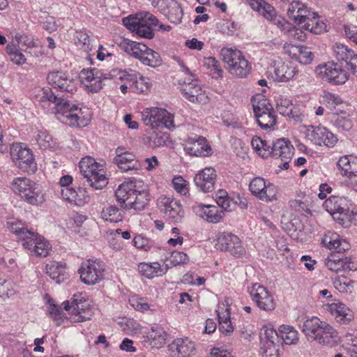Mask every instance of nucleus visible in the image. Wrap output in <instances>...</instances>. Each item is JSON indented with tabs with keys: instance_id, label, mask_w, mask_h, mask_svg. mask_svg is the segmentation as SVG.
Wrapping results in <instances>:
<instances>
[{
	"instance_id": "obj_36",
	"label": "nucleus",
	"mask_w": 357,
	"mask_h": 357,
	"mask_svg": "<svg viewBox=\"0 0 357 357\" xmlns=\"http://www.w3.org/2000/svg\"><path fill=\"white\" fill-rule=\"evenodd\" d=\"M330 312L335 321L341 325H347L354 319L353 312L342 303H333L328 305Z\"/></svg>"
},
{
	"instance_id": "obj_45",
	"label": "nucleus",
	"mask_w": 357,
	"mask_h": 357,
	"mask_svg": "<svg viewBox=\"0 0 357 357\" xmlns=\"http://www.w3.org/2000/svg\"><path fill=\"white\" fill-rule=\"evenodd\" d=\"M332 122L336 128L342 130L348 131L353 127V121L350 116L343 111H341L340 113L333 114Z\"/></svg>"
},
{
	"instance_id": "obj_2",
	"label": "nucleus",
	"mask_w": 357,
	"mask_h": 357,
	"mask_svg": "<svg viewBox=\"0 0 357 357\" xmlns=\"http://www.w3.org/2000/svg\"><path fill=\"white\" fill-rule=\"evenodd\" d=\"M116 201L126 210H144L150 202L148 186L142 181H130L121 183L115 192Z\"/></svg>"
},
{
	"instance_id": "obj_53",
	"label": "nucleus",
	"mask_w": 357,
	"mask_h": 357,
	"mask_svg": "<svg viewBox=\"0 0 357 357\" xmlns=\"http://www.w3.org/2000/svg\"><path fill=\"white\" fill-rule=\"evenodd\" d=\"M296 50L294 56L299 63L308 64L312 61L314 55L309 47L302 45L297 46Z\"/></svg>"
},
{
	"instance_id": "obj_15",
	"label": "nucleus",
	"mask_w": 357,
	"mask_h": 357,
	"mask_svg": "<svg viewBox=\"0 0 357 357\" xmlns=\"http://www.w3.org/2000/svg\"><path fill=\"white\" fill-rule=\"evenodd\" d=\"M347 68L338 63H328L319 65L316 68L317 75L328 82L335 84H344L348 79Z\"/></svg>"
},
{
	"instance_id": "obj_49",
	"label": "nucleus",
	"mask_w": 357,
	"mask_h": 357,
	"mask_svg": "<svg viewBox=\"0 0 357 357\" xmlns=\"http://www.w3.org/2000/svg\"><path fill=\"white\" fill-rule=\"evenodd\" d=\"M29 254L37 257H46L50 250L51 246L44 237L40 236L36 244L31 246Z\"/></svg>"
},
{
	"instance_id": "obj_30",
	"label": "nucleus",
	"mask_w": 357,
	"mask_h": 357,
	"mask_svg": "<svg viewBox=\"0 0 357 357\" xmlns=\"http://www.w3.org/2000/svg\"><path fill=\"white\" fill-rule=\"evenodd\" d=\"M185 150L189 154L195 156L206 157L213 154L211 146L202 136L189 137Z\"/></svg>"
},
{
	"instance_id": "obj_50",
	"label": "nucleus",
	"mask_w": 357,
	"mask_h": 357,
	"mask_svg": "<svg viewBox=\"0 0 357 357\" xmlns=\"http://www.w3.org/2000/svg\"><path fill=\"white\" fill-rule=\"evenodd\" d=\"M102 218L110 222H119L123 218V211L116 206H109L103 208L102 211Z\"/></svg>"
},
{
	"instance_id": "obj_35",
	"label": "nucleus",
	"mask_w": 357,
	"mask_h": 357,
	"mask_svg": "<svg viewBox=\"0 0 357 357\" xmlns=\"http://www.w3.org/2000/svg\"><path fill=\"white\" fill-rule=\"evenodd\" d=\"M157 6L161 8L169 20L174 24H179L183 12L180 4L174 0H157Z\"/></svg>"
},
{
	"instance_id": "obj_42",
	"label": "nucleus",
	"mask_w": 357,
	"mask_h": 357,
	"mask_svg": "<svg viewBox=\"0 0 357 357\" xmlns=\"http://www.w3.org/2000/svg\"><path fill=\"white\" fill-rule=\"evenodd\" d=\"M337 166L344 172L345 176H357V157L344 155L341 157Z\"/></svg>"
},
{
	"instance_id": "obj_44",
	"label": "nucleus",
	"mask_w": 357,
	"mask_h": 357,
	"mask_svg": "<svg viewBox=\"0 0 357 357\" xmlns=\"http://www.w3.org/2000/svg\"><path fill=\"white\" fill-rule=\"evenodd\" d=\"M279 336L286 344H296L298 341V333L289 325H282L278 328Z\"/></svg>"
},
{
	"instance_id": "obj_19",
	"label": "nucleus",
	"mask_w": 357,
	"mask_h": 357,
	"mask_svg": "<svg viewBox=\"0 0 357 357\" xmlns=\"http://www.w3.org/2000/svg\"><path fill=\"white\" fill-rule=\"evenodd\" d=\"M250 5L253 10L259 12L268 20L275 21V24L282 30L293 31L295 33H298V31H299L298 29H296L295 27H292L291 24L285 20L276 19L277 16L275 8L264 0H250ZM300 33H301V31Z\"/></svg>"
},
{
	"instance_id": "obj_24",
	"label": "nucleus",
	"mask_w": 357,
	"mask_h": 357,
	"mask_svg": "<svg viewBox=\"0 0 357 357\" xmlns=\"http://www.w3.org/2000/svg\"><path fill=\"white\" fill-rule=\"evenodd\" d=\"M249 190L252 195L262 201L271 202L276 199L275 186L270 182L266 183L265 179L261 177H255L251 180Z\"/></svg>"
},
{
	"instance_id": "obj_38",
	"label": "nucleus",
	"mask_w": 357,
	"mask_h": 357,
	"mask_svg": "<svg viewBox=\"0 0 357 357\" xmlns=\"http://www.w3.org/2000/svg\"><path fill=\"white\" fill-rule=\"evenodd\" d=\"M144 337L149 347L158 349L165 344L167 333L161 327H153Z\"/></svg>"
},
{
	"instance_id": "obj_54",
	"label": "nucleus",
	"mask_w": 357,
	"mask_h": 357,
	"mask_svg": "<svg viewBox=\"0 0 357 357\" xmlns=\"http://www.w3.org/2000/svg\"><path fill=\"white\" fill-rule=\"evenodd\" d=\"M276 108L282 116H291L294 106L289 98L280 96L276 100Z\"/></svg>"
},
{
	"instance_id": "obj_11",
	"label": "nucleus",
	"mask_w": 357,
	"mask_h": 357,
	"mask_svg": "<svg viewBox=\"0 0 357 357\" xmlns=\"http://www.w3.org/2000/svg\"><path fill=\"white\" fill-rule=\"evenodd\" d=\"M142 120L146 126L152 128L165 127L174 128V115L165 109L151 107L145 109L142 113Z\"/></svg>"
},
{
	"instance_id": "obj_9",
	"label": "nucleus",
	"mask_w": 357,
	"mask_h": 357,
	"mask_svg": "<svg viewBox=\"0 0 357 357\" xmlns=\"http://www.w3.org/2000/svg\"><path fill=\"white\" fill-rule=\"evenodd\" d=\"M252 105L254 115L261 129L273 128L277 123V116L269 101L261 95L252 98Z\"/></svg>"
},
{
	"instance_id": "obj_22",
	"label": "nucleus",
	"mask_w": 357,
	"mask_h": 357,
	"mask_svg": "<svg viewBox=\"0 0 357 357\" xmlns=\"http://www.w3.org/2000/svg\"><path fill=\"white\" fill-rule=\"evenodd\" d=\"M333 56L337 63L344 66L347 70L357 77V54L347 46L336 43L333 47Z\"/></svg>"
},
{
	"instance_id": "obj_56",
	"label": "nucleus",
	"mask_w": 357,
	"mask_h": 357,
	"mask_svg": "<svg viewBox=\"0 0 357 357\" xmlns=\"http://www.w3.org/2000/svg\"><path fill=\"white\" fill-rule=\"evenodd\" d=\"M75 43L77 47L84 52H89L92 50L91 40L85 31H76Z\"/></svg>"
},
{
	"instance_id": "obj_5",
	"label": "nucleus",
	"mask_w": 357,
	"mask_h": 357,
	"mask_svg": "<svg viewBox=\"0 0 357 357\" xmlns=\"http://www.w3.org/2000/svg\"><path fill=\"white\" fill-rule=\"evenodd\" d=\"M158 19L151 13H140L123 19V25L141 38L152 39L154 37L153 28L158 25Z\"/></svg>"
},
{
	"instance_id": "obj_17",
	"label": "nucleus",
	"mask_w": 357,
	"mask_h": 357,
	"mask_svg": "<svg viewBox=\"0 0 357 357\" xmlns=\"http://www.w3.org/2000/svg\"><path fill=\"white\" fill-rule=\"evenodd\" d=\"M323 206L342 225L350 217L349 202L346 198L331 196L325 200Z\"/></svg>"
},
{
	"instance_id": "obj_29",
	"label": "nucleus",
	"mask_w": 357,
	"mask_h": 357,
	"mask_svg": "<svg viewBox=\"0 0 357 357\" xmlns=\"http://www.w3.org/2000/svg\"><path fill=\"white\" fill-rule=\"evenodd\" d=\"M216 178L215 169L209 167L198 172L194 178V181L199 190L206 193L214 190Z\"/></svg>"
},
{
	"instance_id": "obj_1",
	"label": "nucleus",
	"mask_w": 357,
	"mask_h": 357,
	"mask_svg": "<svg viewBox=\"0 0 357 357\" xmlns=\"http://www.w3.org/2000/svg\"><path fill=\"white\" fill-rule=\"evenodd\" d=\"M39 104L47 113L54 114L58 120L70 126H85L88 119L81 116V109L70 101L58 98L50 88L38 93Z\"/></svg>"
},
{
	"instance_id": "obj_51",
	"label": "nucleus",
	"mask_w": 357,
	"mask_h": 357,
	"mask_svg": "<svg viewBox=\"0 0 357 357\" xmlns=\"http://www.w3.org/2000/svg\"><path fill=\"white\" fill-rule=\"evenodd\" d=\"M335 288L342 293H351L354 289L355 282L345 276H340L333 281Z\"/></svg>"
},
{
	"instance_id": "obj_63",
	"label": "nucleus",
	"mask_w": 357,
	"mask_h": 357,
	"mask_svg": "<svg viewBox=\"0 0 357 357\" xmlns=\"http://www.w3.org/2000/svg\"><path fill=\"white\" fill-rule=\"evenodd\" d=\"M316 12L313 11L310 8L305 6L303 10L300 11L298 18L296 22L298 24L303 25L304 23L310 20H316Z\"/></svg>"
},
{
	"instance_id": "obj_10",
	"label": "nucleus",
	"mask_w": 357,
	"mask_h": 357,
	"mask_svg": "<svg viewBox=\"0 0 357 357\" xmlns=\"http://www.w3.org/2000/svg\"><path fill=\"white\" fill-rule=\"evenodd\" d=\"M10 154L15 165L21 171L35 173L37 164L33 151L22 143H15L10 147Z\"/></svg>"
},
{
	"instance_id": "obj_52",
	"label": "nucleus",
	"mask_w": 357,
	"mask_h": 357,
	"mask_svg": "<svg viewBox=\"0 0 357 357\" xmlns=\"http://www.w3.org/2000/svg\"><path fill=\"white\" fill-rule=\"evenodd\" d=\"M316 20H310L302 25V28L314 34H320L326 31V26L316 13Z\"/></svg>"
},
{
	"instance_id": "obj_57",
	"label": "nucleus",
	"mask_w": 357,
	"mask_h": 357,
	"mask_svg": "<svg viewBox=\"0 0 357 357\" xmlns=\"http://www.w3.org/2000/svg\"><path fill=\"white\" fill-rule=\"evenodd\" d=\"M36 140L40 149L44 150L52 148L53 144H54L52 137L45 130H39L36 136Z\"/></svg>"
},
{
	"instance_id": "obj_3",
	"label": "nucleus",
	"mask_w": 357,
	"mask_h": 357,
	"mask_svg": "<svg viewBox=\"0 0 357 357\" xmlns=\"http://www.w3.org/2000/svg\"><path fill=\"white\" fill-rule=\"evenodd\" d=\"M302 331L308 340L316 341L319 344L332 346L338 340V333L328 323L313 317L305 320Z\"/></svg>"
},
{
	"instance_id": "obj_64",
	"label": "nucleus",
	"mask_w": 357,
	"mask_h": 357,
	"mask_svg": "<svg viewBox=\"0 0 357 357\" xmlns=\"http://www.w3.org/2000/svg\"><path fill=\"white\" fill-rule=\"evenodd\" d=\"M278 345L273 341H266L263 348V357H280Z\"/></svg>"
},
{
	"instance_id": "obj_16",
	"label": "nucleus",
	"mask_w": 357,
	"mask_h": 357,
	"mask_svg": "<svg viewBox=\"0 0 357 357\" xmlns=\"http://www.w3.org/2000/svg\"><path fill=\"white\" fill-rule=\"evenodd\" d=\"M184 69L185 74L189 75V77L184 81L181 89L183 97L194 103H206L208 97L200 86L199 82L194 78L195 75L192 74L189 68L185 67Z\"/></svg>"
},
{
	"instance_id": "obj_61",
	"label": "nucleus",
	"mask_w": 357,
	"mask_h": 357,
	"mask_svg": "<svg viewBox=\"0 0 357 357\" xmlns=\"http://www.w3.org/2000/svg\"><path fill=\"white\" fill-rule=\"evenodd\" d=\"M132 243L135 247L145 251L150 250L153 247V242L142 234L135 236Z\"/></svg>"
},
{
	"instance_id": "obj_8",
	"label": "nucleus",
	"mask_w": 357,
	"mask_h": 357,
	"mask_svg": "<svg viewBox=\"0 0 357 357\" xmlns=\"http://www.w3.org/2000/svg\"><path fill=\"white\" fill-rule=\"evenodd\" d=\"M79 169L92 188L102 189L107 185V178L102 166L92 157L83 158L79 162Z\"/></svg>"
},
{
	"instance_id": "obj_26",
	"label": "nucleus",
	"mask_w": 357,
	"mask_h": 357,
	"mask_svg": "<svg viewBox=\"0 0 357 357\" xmlns=\"http://www.w3.org/2000/svg\"><path fill=\"white\" fill-rule=\"evenodd\" d=\"M307 136L314 144L328 147H333L337 142V137L322 126H310L307 129Z\"/></svg>"
},
{
	"instance_id": "obj_58",
	"label": "nucleus",
	"mask_w": 357,
	"mask_h": 357,
	"mask_svg": "<svg viewBox=\"0 0 357 357\" xmlns=\"http://www.w3.org/2000/svg\"><path fill=\"white\" fill-rule=\"evenodd\" d=\"M16 293V286L10 280L0 279V297L6 298Z\"/></svg>"
},
{
	"instance_id": "obj_43",
	"label": "nucleus",
	"mask_w": 357,
	"mask_h": 357,
	"mask_svg": "<svg viewBox=\"0 0 357 357\" xmlns=\"http://www.w3.org/2000/svg\"><path fill=\"white\" fill-rule=\"evenodd\" d=\"M114 163L123 172H128L132 169H138L140 165L133 153L126 154L121 158H114Z\"/></svg>"
},
{
	"instance_id": "obj_14",
	"label": "nucleus",
	"mask_w": 357,
	"mask_h": 357,
	"mask_svg": "<svg viewBox=\"0 0 357 357\" xmlns=\"http://www.w3.org/2000/svg\"><path fill=\"white\" fill-rule=\"evenodd\" d=\"M105 264L100 260L89 259L83 262L78 270L81 281L87 285H94L104 279Z\"/></svg>"
},
{
	"instance_id": "obj_13",
	"label": "nucleus",
	"mask_w": 357,
	"mask_h": 357,
	"mask_svg": "<svg viewBox=\"0 0 357 357\" xmlns=\"http://www.w3.org/2000/svg\"><path fill=\"white\" fill-rule=\"evenodd\" d=\"M112 76L116 81H126L130 90L137 93H146L150 89L149 79L132 70L113 69Z\"/></svg>"
},
{
	"instance_id": "obj_32",
	"label": "nucleus",
	"mask_w": 357,
	"mask_h": 357,
	"mask_svg": "<svg viewBox=\"0 0 357 357\" xmlns=\"http://www.w3.org/2000/svg\"><path fill=\"white\" fill-rule=\"evenodd\" d=\"M168 348L172 357H190L196 349L195 342L188 337L174 340Z\"/></svg>"
},
{
	"instance_id": "obj_39",
	"label": "nucleus",
	"mask_w": 357,
	"mask_h": 357,
	"mask_svg": "<svg viewBox=\"0 0 357 357\" xmlns=\"http://www.w3.org/2000/svg\"><path fill=\"white\" fill-rule=\"evenodd\" d=\"M61 195L63 199L77 206L84 205L88 199L86 192L82 188H78L77 190L72 188H62Z\"/></svg>"
},
{
	"instance_id": "obj_62",
	"label": "nucleus",
	"mask_w": 357,
	"mask_h": 357,
	"mask_svg": "<svg viewBox=\"0 0 357 357\" xmlns=\"http://www.w3.org/2000/svg\"><path fill=\"white\" fill-rule=\"evenodd\" d=\"M169 135L165 132H156L149 137L150 144L152 148L163 146L166 144Z\"/></svg>"
},
{
	"instance_id": "obj_27",
	"label": "nucleus",
	"mask_w": 357,
	"mask_h": 357,
	"mask_svg": "<svg viewBox=\"0 0 357 357\" xmlns=\"http://www.w3.org/2000/svg\"><path fill=\"white\" fill-rule=\"evenodd\" d=\"M47 80L54 89L61 92L71 93L76 89L75 79L62 71L50 72Z\"/></svg>"
},
{
	"instance_id": "obj_28",
	"label": "nucleus",
	"mask_w": 357,
	"mask_h": 357,
	"mask_svg": "<svg viewBox=\"0 0 357 357\" xmlns=\"http://www.w3.org/2000/svg\"><path fill=\"white\" fill-rule=\"evenodd\" d=\"M231 301V299L230 298H226L224 301L218 304L216 309L219 321V330L225 335H229L234 331L230 317L229 305Z\"/></svg>"
},
{
	"instance_id": "obj_60",
	"label": "nucleus",
	"mask_w": 357,
	"mask_h": 357,
	"mask_svg": "<svg viewBox=\"0 0 357 357\" xmlns=\"http://www.w3.org/2000/svg\"><path fill=\"white\" fill-rule=\"evenodd\" d=\"M174 189L180 195L186 196L189 194V183L181 176H174L172 179Z\"/></svg>"
},
{
	"instance_id": "obj_6",
	"label": "nucleus",
	"mask_w": 357,
	"mask_h": 357,
	"mask_svg": "<svg viewBox=\"0 0 357 357\" xmlns=\"http://www.w3.org/2000/svg\"><path fill=\"white\" fill-rule=\"evenodd\" d=\"M120 46L126 52L138 59L144 65L156 68L162 64L160 54L144 44L124 39Z\"/></svg>"
},
{
	"instance_id": "obj_46",
	"label": "nucleus",
	"mask_w": 357,
	"mask_h": 357,
	"mask_svg": "<svg viewBox=\"0 0 357 357\" xmlns=\"http://www.w3.org/2000/svg\"><path fill=\"white\" fill-rule=\"evenodd\" d=\"M284 6L287 7V14L288 17L296 22L298 18L300 11L306 6L304 3L298 0H281Z\"/></svg>"
},
{
	"instance_id": "obj_33",
	"label": "nucleus",
	"mask_w": 357,
	"mask_h": 357,
	"mask_svg": "<svg viewBox=\"0 0 357 357\" xmlns=\"http://www.w3.org/2000/svg\"><path fill=\"white\" fill-rule=\"evenodd\" d=\"M192 208L197 215L211 223L220 222L225 215L223 210L213 205L197 204Z\"/></svg>"
},
{
	"instance_id": "obj_4",
	"label": "nucleus",
	"mask_w": 357,
	"mask_h": 357,
	"mask_svg": "<svg viewBox=\"0 0 357 357\" xmlns=\"http://www.w3.org/2000/svg\"><path fill=\"white\" fill-rule=\"evenodd\" d=\"M13 191L29 204L38 206L45 199L40 185L26 177L15 178L11 183Z\"/></svg>"
},
{
	"instance_id": "obj_31",
	"label": "nucleus",
	"mask_w": 357,
	"mask_h": 357,
	"mask_svg": "<svg viewBox=\"0 0 357 357\" xmlns=\"http://www.w3.org/2000/svg\"><path fill=\"white\" fill-rule=\"evenodd\" d=\"M298 74V69L292 63L276 61L273 65V77L275 81L287 82L293 79Z\"/></svg>"
},
{
	"instance_id": "obj_20",
	"label": "nucleus",
	"mask_w": 357,
	"mask_h": 357,
	"mask_svg": "<svg viewBox=\"0 0 357 357\" xmlns=\"http://www.w3.org/2000/svg\"><path fill=\"white\" fill-rule=\"evenodd\" d=\"M216 241L217 249L229 252L234 257H240L245 252L241 239L235 234L229 232H221L218 234Z\"/></svg>"
},
{
	"instance_id": "obj_41",
	"label": "nucleus",
	"mask_w": 357,
	"mask_h": 357,
	"mask_svg": "<svg viewBox=\"0 0 357 357\" xmlns=\"http://www.w3.org/2000/svg\"><path fill=\"white\" fill-rule=\"evenodd\" d=\"M167 267L162 268L158 262H142L138 265L139 271L147 278L162 276L167 273Z\"/></svg>"
},
{
	"instance_id": "obj_7",
	"label": "nucleus",
	"mask_w": 357,
	"mask_h": 357,
	"mask_svg": "<svg viewBox=\"0 0 357 357\" xmlns=\"http://www.w3.org/2000/svg\"><path fill=\"white\" fill-rule=\"evenodd\" d=\"M220 55L232 75L243 78L250 73L251 66L240 50L224 47L220 51Z\"/></svg>"
},
{
	"instance_id": "obj_18",
	"label": "nucleus",
	"mask_w": 357,
	"mask_h": 357,
	"mask_svg": "<svg viewBox=\"0 0 357 357\" xmlns=\"http://www.w3.org/2000/svg\"><path fill=\"white\" fill-rule=\"evenodd\" d=\"M7 225L10 232L16 236L17 241L28 251L32 249L31 246L36 244L40 236L38 233L29 229L21 221H9Z\"/></svg>"
},
{
	"instance_id": "obj_21",
	"label": "nucleus",
	"mask_w": 357,
	"mask_h": 357,
	"mask_svg": "<svg viewBox=\"0 0 357 357\" xmlns=\"http://www.w3.org/2000/svg\"><path fill=\"white\" fill-rule=\"evenodd\" d=\"M113 69L107 73H104L97 68L83 69L79 74L81 82L91 92H98L102 89L103 79H113L112 76Z\"/></svg>"
},
{
	"instance_id": "obj_12",
	"label": "nucleus",
	"mask_w": 357,
	"mask_h": 357,
	"mask_svg": "<svg viewBox=\"0 0 357 357\" xmlns=\"http://www.w3.org/2000/svg\"><path fill=\"white\" fill-rule=\"evenodd\" d=\"M63 308L70 312V319L73 322H82L91 319L93 312L89 302L82 294H75L69 301L63 303Z\"/></svg>"
},
{
	"instance_id": "obj_59",
	"label": "nucleus",
	"mask_w": 357,
	"mask_h": 357,
	"mask_svg": "<svg viewBox=\"0 0 357 357\" xmlns=\"http://www.w3.org/2000/svg\"><path fill=\"white\" fill-rule=\"evenodd\" d=\"M15 40L18 44H22L26 47L25 51L27 50H31L33 47H37L40 45L38 39H34L32 36L25 34L17 33L15 36Z\"/></svg>"
},
{
	"instance_id": "obj_55",
	"label": "nucleus",
	"mask_w": 357,
	"mask_h": 357,
	"mask_svg": "<svg viewBox=\"0 0 357 357\" xmlns=\"http://www.w3.org/2000/svg\"><path fill=\"white\" fill-rule=\"evenodd\" d=\"M6 52L10 61L17 65H22L26 61L25 56L13 44H8L6 47Z\"/></svg>"
},
{
	"instance_id": "obj_48",
	"label": "nucleus",
	"mask_w": 357,
	"mask_h": 357,
	"mask_svg": "<svg viewBox=\"0 0 357 357\" xmlns=\"http://www.w3.org/2000/svg\"><path fill=\"white\" fill-rule=\"evenodd\" d=\"M29 254L37 257H46L50 250L51 246L44 237L40 236L36 244L31 246Z\"/></svg>"
},
{
	"instance_id": "obj_40",
	"label": "nucleus",
	"mask_w": 357,
	"mask_h": 357,
	"mask_svg": "<svg viewBox=\"0 0 357 357\" xmlns=\"http://www.w3.org/2000/svg\"><path fill=\"white\" fill-rule=\"evenodd\" d=\"M46 273L58 284L65 281L68 275L66 270V264L56 261H51L47 264Z\"/></svg>"
},
{
	"instance_id": "obj_23",
	"label": "nucleus",
	"mask_w": 357,
	"mask_h": 357,
	"mask_svg": "<svg viewBox=\"0 0 357 357\" xmlns=\"http://www.w3.org/2000/svg\"><path fill=\"white\" fill-rule=\"evenodd\" d=\"M252 300L256 305L262 310L272 311L276 307V303L273 294L264 286L255 283L248 288Z\"/></svg>"
},
{
	"instance_id": "obj_37",
	"label": "nucleus",
	"mask_w": 357,
	"mask_h": 357,
	"mask_svg": "<svg viewBox=\"0 0 357 357\" xmlns=\"http://www.w3.org/2000/svg\"><path fill=\"white\" fill-rule=\"evenodd\" d=\"M321 242L328 249L336 250L337 252H344L349 248L347 241L342 239L338 234L331 231H328L324 234Z\"/></svg>"
},
{
	"instance_id": "obj_25",
	"label": "nucleus",
	"mask_w": 357,
	"mask_h": 357,
	"mask_svg": "<svg viewBox=\"0 0 357 357\" xmlns=\"http://www.w3.org/2000/svg\"><path fill=\"white\" fill-rule=\"evenodd\" d=\"M158 205L165 216L175 223L181 222L184 216L180 202L173 197H161L158 199Z\"/></svg>"
},
{
	"instance_id": "obj_47",
	"label": "nucleus",
	"mask_w": 357,
	"mask_h": 357,
	"mask_svg": "<svg viewBox=\"0 0 357 357\" xmlns=\"http://www.w3.org/2000/svg\"><path fill=\"white\" fill-rule=\"evenodd\" d=\"M203 66L208 70L209 75L213 78H219L222 77L223 70L220 66V62L212 56L206 57L203 60Z\"/></svg>"
},
{
	"instance_id": "obj_34",
	"label": "nucleus",
	"mask_w": 357,
	"mask_h": 357,
	"mask_svg": "<svg viewBox=\"0 0 357 357\" xmlns=\"http://www.w3.org/2000/svg\"><path fill=\"white\" fill-rule=\"evenodd\" d=\"M294 148L289 139L279 138L273 141L271 145V158L274 159H291Z\"/></svg>"
}]
</instances>
